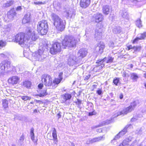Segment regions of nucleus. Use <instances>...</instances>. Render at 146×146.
Returning a JSON list of instances; mask_svg holds the SVG:
<instances>
[{
    "instance_id": "obj_24",
    "label": "nucleus",
    "mask_w": 146,
    "mask_h": 146,
    "mask_svg": "<svg viewBox=\"0 0 146 146\" xmlns=\"http://www.w3.org/2000/svg\"><path fill=\"white\" fill-rule=\"evenodd\" d=\"M30 16L28 15H25L23 18L24 21L25 23H29L30 21Z\"/></svg>"
},
{
    "instance_id": "obj_19",
    "label": "nucleus",
    "mask_w": 146,
    "mask_h": 146,
    "mask_svg": "<svg viewBox=\"0 0 146 146\" xmlns=\"http://www.w3.org/2000/svg\"><path fill=\"white\" fill-rule=\"evenodd\" d=\"M32 83L31 81L28 80H25L23 81L22 85L24 87L29 89L31 88L32 86Z\"/></svg>"
},
{
    "instance_id": "obj_16",
    "label": "nucleus",
    "mask_w": 146,
    "mask_h": 146,
    "mask_svg": "<svg viewBox=\"0 0 146 146\" xmlns=\"http://www.w3.org/2000/svg\"><path fill=\"white\" fill-rule=\"evenodd\" d=\"M96 28L97 30L95 31V34H96L98 36H102V32H99L98 30L100 29L102 30V29L104 28V25L102 23L98 24L96 25Z\"/></svg>"
},
{
    "instance_id": "obj_56",
    "label": "nucleus",
    "mask_w": 146,
    "mask_h": 146,
    "mask_svg": "<svg viewBox=\"0 0 146 146\" xmlns=\"http://www.w3.org/2000/svg\"><path fill=\"white\" fill-rule=\"evenodd\" d=\"M35 101L37 103L42 102L40 100H35Z\"/></svg>"
},
{
    "instance_id": "obj_13",
    "label": "nucleus",
    "mask_w": 146,
    "mask_h": 146,
    "mask_svg": "<svg viewBox=\"0 0 146 146\" xmlns=\"http://www.w3.org/2000/svg\"><path fill=\"white\" fill-rule=\"evenodd\" d=\"M91 2V0H80L79 5L82 9H86L90 5Z\"/></svg>"
},
{
    "instance_id": "obj_18",
    "label": "nucleus",
    "mask_w": 146,
    "mask_h": 146,
    "mask_svg": "<svg viewBox=\"0 0 146 146\" xmlns=\"http://www.w3.org/2000/svg\"><path fill=\"white\" fill-rule=\"evenodd\" d=\"M2 106L4 110L6 111L9 109L8 101L7 99H4L2 100Z\"/></svg>"
},
{
    "instance_id": "obj_46",
    "label": "nucleus",
    "mask_w": 146,
    "mask_h": 146,
    "mask_svg": "<svg viewBox=\"0 0 146 146\" xmlns=\"http://www.w3.org/2000/svg\"><path fill=\"white\" fill-rule=\"evenodd\" d=\"M81 101L78 99H77V101L75 102V103L77 105H80L81 104Z\"/></svg>"
},
{
    "instance_id": "obj_21",
    "label": "nucleus",
    "mask_w": 146,
    "mask_h": 146,
    "mask_svg": "<svg viewBox=\"0 0 146 146\" xmlns=\"http://www.w3.org/2000/svg\"><path fill=\"white\" fill-rule=\"evenodd\" d=\"M135 23L136 26L139 28H142L143 26L142 21L140 18H139L136 20Z\"/></svg>"
},
{
    "instance_id": "obj_12",
    "label": "nucleus",
    "mask_w": 146,
    "mask_h": 146,
    "mask_svg": "<svg viewBox=\"0 0 146 146\" xmlns=\"http://www.w3.org/2000/svg\"><path fill=\"white\" fill-rule=\"evenodd\" d=\"M93 18L96 23H99L102 22L104 20L103 15L100 13H98L94 15Z\"/></svg>"
},
{
    "instance_id": "obj_10",
    "label": "nucleus",
    "mask_w": 146,
    "mask_h": 146,
    "mask_svg": "<svg viewBox=\"0 0 146 146\" xmlns=\"http://www.w3.org/2000/svg\"><path fill=\"white\" fill-rule=\"evenodd\" d=\"M17 13L14 8H12L8 11L7 14L8 19L10 20H13L16 17Z\"/></svg>"
},
{
    "instance_id": "obj_4",
    "label": "nucleus",
    "mask_w": 146,
    "mask_h": 146,
    "mask_svg": "<svg viewBox=\"0 0 146 146\" xmlns=\"http://www.w3.org/2000/svg\"><path fill=\"white\" fill-rule=\"evenodd\" d=\"M26 33L19 32L17 34L13 39L12 41L18 43L20 45L24 44L27 41L26 39Z\"/></svg>"
},
{
    "instance_id": "obj_29",
    "label": "nucleus",
    "mask_w": 146,
    "mask_h": 146,
    "mask_svg": "<svg viewBox=\"0 0 146 146\" xmlns=\"http://www.w3.org/2000/svg\"><path fill=\"white\" fill-rule=\"evenodd\" d=\"M47 94V90H45L43 91V92L40 93L37 95L39 96V97H43L46 96Z\"/></svg>"
},
{
    "instance_id": "obj_1",
    "label": "nucleus",
    "mask_w": 146,
    "mask_h": 146,
    "mask_svg": "<svg viewBox=\"0 0 146 146\" xmlns=\"http://www.w3.org/2000/svg\"><path fill=\"white\" fill-rule=\"evenodd\" d=\"M77 40L73 37L70 36L66 35L61 43L56 41L53 42L50 49V52L52 55H55L60 53L62 49H65L68 47H74L76 46Z\"/></svg>"
},
{
    "instance_id": "obj_14",
    "label": "nucleus",
    "mask_w": 146,
    "mask_h": 146,
    "mask_svg": "<svg viewBox=\"0 0 146 146\" xmlns=\"http://www.w3.org/2000/svg\"><path fill=\"white\" fill-rule=\"evenodd\" d=\"M87 50L85 48H81L78 51V54L79 55L78 57L81 58H83L86 56L87 54Z\"/></svg>"
},
{
    "instance_id": "obj_44",
    "label": "nucleus",
    "mask_w": 146,
    "mask_h": 146,
    "mask_svg": "<svg viewBox=\"0 0 146 146\" xmlns=\"http://www.w3.org/2000/svg\"><path fill=\"white\" fill-rule=\"evenodd\" d=\"M96 114V113L94 111H93L91 112H89L88 113L89 116H91L93 115H95Z\"/></svg>"
},
{
    "instance_id": "obj_37",
    "label": "nucleus",
    "mask_w": 146,
    "mask_h": 146,
    "mask_svg": "<svg viewBox=\"0 0 146 146\" xmlns=\"http://www.w3.org/2000/svg\"><path fill=\"white\" fill-rule=\"evenodd\" d=\"M5 67L4 64H2L0 66V69L2 72L4 71L5 70Z\"/></svg>"
},
{
    "instance_id": "obj_51",
    "label": "nucleus",
    "mask_w": 146,
    "mask_h": 146,
    "mask_svg": "<svg viewBox=\"0 0 146 146\" xmlns=\"http://www.w3.org/2000/svg\"><path fill=\"white\" fill-rule=\"evenodd\" d=\"M31 139L34 141L35 140V135L34 134L31 135Z\"/></svg>"
},
{
    "instance_id": "obj_30",
    "label": "nucleus",
    "mask_w": 146,
    "mask_h": 146,
    "mask_svg": "<svg viewBox=\"0 0 146 146\" xmlns=\"http://www.w3.org/2000/svg\"><path fill=\"white\" fill-rule=\"evenodd\" d=\"M131 79L133 80H136L138 78V76L135 73L131 74Z\"/></svg>"
},
{
    "instance_id": "obj_39",
    "label": "nucleus",
    "mask_w": 146,
    "mask_h": 146,
    "mask_svg": "<svg viewBox=\"0 0 146 146\" xmlns=\"http://www.w3.org/2000/svg\"><path fill=\"white\" fill-rule=\"evenodd\" d=\"M127 48H126V49L128 50H129L131 49H133L134 48V46H133L131 44H130L127 46Z\"/></svg>"
},
{
    "instance_id": "obj_47",
    "label": "nucleus",
    "mask_w": 146,
    "mask_h": 146,
    "mask_svg": "<svg viewBox=\"0 0 146 146\" xmlns=\"http://www.w3.org/2000/svg\"><path fill=\"white\" fill-rule=\"evenodd\" d=\"M96 131L98 133H102L103 132V128H100L96 130Z\"/></svg>"
},
{
    "instance_id": "obj_62",
    "label": "nucleus",
    "mask_w": 146,
    "mask_h": 146,
    "mask_svg": "<svg viewBox=\"0 0 146 146\" xmlns=\"http://www.w3.org/2000/svg\"><path fill=\"white\" fill-rule=\"evenodd\" d=\"M72 146H75L74 145H73Z\"/></svg>"
},
{
    "instance_id": "obj_55",
    "label": "nucleus",
    "mask_w": 146,
    "mask_h": 146,
    "mask_svg": "<svg viewBox=\"0 0 146 146\" xmlns=\"http://www.w3.org/2000/svg\"><path fill=\"white\" fill-rule=\"evenodd\" d=\"M38 111H39L37 109H35L33 110V112L34 113H36L38 112Z\"/></svg>"
},
{
    "instance_id": "obj_54",
    "label": "nucleus",
    "mask_w": 146,
    "mask_h": 146,
    "mask_svg": "<svg viewBox=\"0 0 146 146\" xmlns=\"http://www.w3.org/2000/svg\"><path fill=\"white\" fill-rule=\"evenodd\" d=\"M125 141H126V140H124L122 142L120 143L118 146H123V142Z\"/></svg>"
},
{
    "instance_id": "obj_45",
    "label": "nucleus",
    "mask_w": 146,
    "mask_h": 146,
    "mask_svg": "<svg viewBox=\"0 0 146 146\" xmlns=\"http://www.w3.org/2000/svg\"><path fill=\"white\" fill-rule=\"evenodd\" d=\"M90 76H91L90 74H88V75H87L85 77V78L84 79V80H85V81L88 80H89V79Z\"/></svg>"
},
{
    "instance_id": "obj_32",
    "label": "nucleus",
    "mask_w": 146,
    "mask_h": 146,
    "mask_svg": "<svg viewBox=\"0 0 146 146\" xmlns=\"http://www.w3.org/2000/svg\"><path fill=\"white\" fill-rule=\"evenodd\" d=\"M5 67H6L7 68H9L11 67V64L10 62L7 61L5 62L4 63Z\"/></svg>"
},
{
    "instance_id": "obj_6",
    "label": "nucleus",
    "mask_w": 146,
    "mask_h": 146,
    "mask_svg": "<svg viewBox=\"0 0 146 146\" xmlns=\"http://www.w3.org/2000/svg\"><path fill=\"white\" fill-rule=\"evenodd\" d=\"M26 33V39L27 41L30 40L32 41H35L38 38L37 34L35 31L32 32L31 30H29Z\"/></svg>"
},
{
    "instance_id": "obj_48",
    "label": "nucleus",
    "mask_w": 146,
    "mask_h": 146,
    "mask_svg": "<svg viewBox=\"0 0 146 146\" xmlns=\"http://www.w3.org/2000/svg\"><path fill=\"white\" fill-rule=\"evenodd\" d=\"M22 8L21 6L17 7L16 8V10L17 11H21L22 10Z\"/></svg>"
},
{
    "instance_id": "obj_27",
    "label": "nucleus",
    "mask_w": 146,
    "mask_h": 146,
    "mask_svg": "<svg viewBox=\"0 0 146 146\" xmlns=\"http://www.w3.org/2000/svg\"><path fill=\"white\" fill-rule=\"evenodd\" d=\"M140 35V37H139L140 40L145 39L146 38V32L141 33Z\"/></svg>"
},
{
    "instance_id": "obj_15",
    "label": "nucleus",
    "mask_w": 146,
    "mask_h": 146,
    "mask_svg": "<svg viewBox=\"0 0 146 146\" xmlns=\"http://www.w3.org/2000/svg\"><path fill=\"white\" fill-rule=\"evenodd\" d=\"M62 80H61L60 79H59L58 78H55L53 80V81H52V85L51 86L52 87V88H54L56 87L59 84Z\"/></svg>"
},
{
    "instance_id": "obj_50",
    "label": "nucleus",
    "mask_w": 146,
    "mask_h": 146,
    "mask_svg": "<svg viewBox=\"0 0 146 146\" xmlns=\"http://www.w3.org/2000/svg\"><path fill=\"white\" fill-rule=\"evenodd\" d=\"M34 128H31V131H30L31 135L34 134Z\"/></svg>"
},
{
    "instance_id": "obj_7",
    "label": "nucleus",
    "mask_w": 146,
    "mask_h": 146,
    "mask_svg": "<svg viewBox=\"0 0 146 146\" xmlns=\"http://www.w3.org/2000/svg\"><path fill=\"white\" fill-rule=\"evenodd\" d=\"M52 78L49 75L44 74L42 75L41 80L44 83V85L46 86H51L52 84Z\"/></svg>"
},
{
    "instance_id": "obj_40",
    "label": "nucleus",
    "mask_w": 146,
    "mask_h": 146,
    "mask_svg": "<svg viewBox=\"0 0 146 146\" xmlns=\"http://www.w3.org/2000/svg\"><path fill=\"white\" fill-rule=\"evenodd\" d=\"M103 124H100L98 125H95V126H94L92 127V129H94L98 127H102V126H103Z\"/></svg>"
},
{
    "instance_id": "obj_17",
    "label": "nucleus",
    "mask_w": 146,
    "mask_h": 146,
    "mask_svg": "<svg viewBox=\"0 0 146 146\" xmlns=\"http://www.w3.org/2000/svg\"><path fill=\"white\" fill-rule=\"evenodd\" d=\"M72 97L71 95L68 93H66L62 96V98L63 99L62 103H64L67 100H70Z\"/></svg>"
},
{
    "instance_id": "obj_2",
    "label": "nucleus",
    "mask_w": 146,
    "mask_h": 146,
    "mask_svg": "<svg viewBox=\"0 0 146 146\" xmlns=\"http://www.w3.org/2000/svg\"><path fill=\"white\" fill-rule=\"evenodd\" d=\"M53 24L58 31L62 32L65 28L66 22L61 19L58 15L53 14L52 15Z\"/></svg>"
},
{
    "instance_id": "obj_31",
    "label": "nucleus",
    "mask_w": 146,
    "mask_h": 146,
    "mask_svg": "<svg viewBox=\"0 0 146 146\" xmlns=\"http://www.w3.org/2000/svg\"><path fill=\"white\" fill-rule=\"evenodd\" d=\"M13 1H10L8 2H7L5 3V7H9L13 5Z\"/></svg>"
},
{
    "instance_id": "obj_33",
    "label": "nucleus",
    "mask_w": 146,
    "mask_h": 146,
    "mask_svg": "<svg viewBox=\"0 0 146 146\" xmlns=\"http://www.w3.org/2000/svg\"><path fill=\"white\" fill-rule=\"evenodd\" d=\"M141 48V46H134V51L135 52L140 51Z\"/></svg>"
},
{
    "instance_id": "obj_58",
    "label": "nucleus",
    "mask_w": 146,
    "mask_h": 146,
    "mask_svg": "<svg viewBox=\"0 0 146 146\" xmlns=\"http://www.w3.org/2000/svg\"><path fill=\"white\" fill-rule=\"evenodd\" d=\"M30 104H34V102L33 101H31L30 102Z\"/></svg>"
},
{
    "instance_id": "obj_11",
    "label": "nucleus",
    "mask_w": 146,
    "mask_h": 146,
    "mask_svg": "<svg viewBox=\"0 0 146 146\" xmlns=\"http://www.w3.org/2000/svg\"><path fill=\"white\" fill-rule=\"evenodd\" d=\"M20 80V78L17 76H13L9 78L8 80L9 84L13 85L18 84Z\"/></svg>"
},
{
    "instance_id": "obj_49",
    "label": "nucleus",
    "mask_w": 146,
    "mask_h": 146,
    "mask_svg": "<svg viewBox=\"0 0 146 146\" xmlns=\"http://www.w3.org/2000/svg\"><path fill=\"white\" fill-rule=\"evenodd\" d=\"M57 116L58 119H59V118H60L61 117V113L60 112H59L57 114Z\"/></svg>"
},
{
    "instance_id": "obj_57",
    "label": "nucleus",
    "mask_w": 146,
    "mask_h": 146,
    "mask_svg": "<svg viewBox=\"0 0 146 146\" xmlns=\"http://www.w3.org/2000/svg\"><path fill=\"white\" fill-rule=\"evenodd\" d=\"M123 77H125L126 76V74L125 73V72H124V73L123 74Z\"/></svg>"
},
{
    "instance_id": "obj_22",
    "label": "nucleus",
    "mask_w": 146,
    "mask_h": 146,
    "mask_svg": "<svg viewBox=\"0 0 146 146\" xmlns=\"http://www.w3.org/2000/svg\"><path fill=\"white\" fill-rule=\"evenodd\" d=\"M98 46L99 48L98 52L100 54H102L104 52V50L105 47V45L104 44H99V46Z\"/></svg>"
},
{
    "instance_id": "obj_61",
    "label": "nucleus",
    "mask_w": 146,
    "mask_h": 146,
    "mask_svg": "<svg viewBox=\"0 0 146 146\" xmlns=\"http://www.w3.org/2000/svg\"><path fill=\"white\" fill-rule=\"evenodd\" d=\"M131 68H132V67H133V65H132V64H131Z\"/></svg>"
},
{
    "instance_id": "obj_23",
    "label": "nucleus",
    "mask_w": 146,
    "mask_h": 146,
    "mask_svg": "<svg viewBox=\"0 0 146 146\" xmlns=\"http://www.w3.org/2000/svg\"><path fill=\"white\" fill-rule=\"evenodd\" d=\"M103 13L105 15H108L109 12V9L108 6L105 5L102 8Z\"/></svg>"
},
{
    "instance_id": "obj_43",
    "label": "nucleus",
    "mask_w": 146,
    "mask_h": 146,
    "mask_svg": "<svg viewBox=\"0 0 146 146\" xmlns=\"http://www.w3.org/2000/svg\"><path fill=\"white\" fill-rule=\"evenodd\" d=\"M97 93L99 95H100L102 93V91L101 89H99L96 91Z\"/></svg>"
},
{
    "instance_id": "obj_25",
    "label": "nucleus",
    "mask_w": 146,
    "mask_h": 146,
    "mask_svg": "<svg viewBox=\"0 0 146 146\" xmlns=\"http://www.w3.org/2000/svg\"><path fill=\"white\" fill-rule=\"evenodd\" d=\"M7 45V42L3 40H0V49H1L5 47Z\"/></svg>"
},
{
    "instance_id": "obj_53",
    "label": "nucleus",
    "mask_w": 146,
    "mask_h": 146,
    "mask_svg": "<svg viewBox=\"0 0 146 146\" xmlns=\"http://www.w3.org/2000/svg\"><path fill=\"white\" fill-rule=\"evenodd\" d=\"M119 98L120 99H122L123 98V95L122 93H121L120 94Z\"/></svg>"
},
{
    "instance_id": "obj_20",
    "label": "nucleus",
    "mask_w": 146,
    "mask_h": 146,
    "mask_svg": "<svg viewBox=\"0 0 146 146\" xmlns=\"http://www.w3.org/2000/svg\"><path fill=\"white\" fill-rule=\"evenodd\" d=\"M104 138V136L95 137L91 140L90 142L91 143H93L94 142H98L102 140Z\"/></svg>"
},
{
    "instance_id": "obj_9",
    "label": "nucleus",
    "mask_w": 146,
    "mask_h": 146,
    "mask_svg": "<svg viewBox=\"0 0 146 146\" xmlns=\"http://www.w3.org/2000/svg\"><path fill=\"white\" fill-rule=\"evenodd\" d=\"M137 103L135 101H133L130 103V106L123 109V113L126 114L133 110L134 108L136 107Z\"/></svg>"
},
{
    "instance_id": "obj_3",
    "label": "nucleus",
    "mask_w": 146,
    "mask_h": 146,
    "mask_svg": "<svg viewBox=\"0 0 146 146\" xmlns=\"http://www.w3.org/2000/svg\"><path fill=\"white\" fill-rule=\"evenodd\" d=\"M36 30L41 36L46 35L48 31V24L47 21L42 20L38 22L37 25Z\"/></svg>"
},
{
    "instance_id": "obj_38",
    "label": "nucleus",
    "mask_w": 146,
    "mask_h": 146,
    "mask_svg": "<svg viewBox=\"0 0 146 146\" xmlns=\"http://www.w3.org/2000/svg\"><path fill=\"white\" fill-rule=\"evenodd\" d=\"M140 40L139 37H137L134 39L132 41V43L133 44H135L136 43L137 41Z\"/></svg>"
},
{
    "instance_id": "obj_28",
    "label": "nucleus",
    "mask_w": 146,
    "mask_h": 146,
    "mask_svg": "<svg viewBox=\"0 0 146 146\" xmlns=\"http://www.w3.org/2000/svg\"><path fill=\"white\" fill-rule=\"evenodd\" d=\"M21 99L24 101L30 100L31 99V97L27 96H24L21 97Z\"/></svg>"
},
{
    "instance_id": "obj_36",
    "label": "nucleus",
    "mask_w": 146,
    "mask_h": 146,
    "mask_svg": "<svg viewBox=\"0 0 146 146\" xmlns=\"http://www.w3.org/2000/svg\"><path fill=\"white\" fill-rule=\"evenodd\" d=\"M129 127V125L127 126L123 129V130H121L120 133H123V134H125L127 132V128Z\"/></svg>"
},
{
    "instance_id": "obj_8",
    "label": "nucleus",
    "mask_w": 146,
    "mask_h": 146,
    "mask_svg": "<svg viewBox=\"0 0 146 146\" xmlns=\"http://www.w3.org/2000/svg\"><path fill=\"white\" fill-rule=\"evenodd\" d=\"M47 138L50 140H53L55 144H57L58 142L56 131L55 128H53L52 135L50 133H48L47 135Z\"/></svg>"
},
{
    "instance_id": "obj_34",
    "label": "nucleus",
    "mask_w": 146,
    "mask_h": 146,
    "mask_svg": "<svg viewBox=\"0 0 146 146\" xmlns=\"http://www.w3.org/2000/svg\"><path fill=\"white\" fill-rule=\"evenodd\" d=\"M114 58L111 57H108V60L106 61V63H111L113 62Z\"/></svg>"
},
{
    "instance_id": "obj_60",
    "label": "nucleus",
    "mask_w": 146,
    "mask_h": 146,
    "mask_svg": "<svg viewBox=\"0 0 146 146\" xmlns=\"http://www.w3.org/2000/svg\"><path fill=\"white\" fill-rule=\"evenodd\" d=\"M144 85L145 88H146V83Z\"/></svg>"
},
{
    "instance_id": "obj_59",
    "label": "nucleus",
    "mask_w": 146,
    "mask_h": 146,
    "mask_svg": "<svg viewBox=\"0 0 146 146\" xmlns=\"http://www.w3.org/2000/svg\"><path fill=\"white\" fill-rule=\"evenodd\" d=\"M144 77L145 78H146V73L144 74Z\"/></svg>"
},
{
    "instance_id": "obj_26",
    "label": "nucleus",
    "mask_w": 146,
    "mask_h": 146,
    "mask_svg": "<svg viewBox=\"0 0 146 146\" xmlns=\"http://www.w3.org/2000/svg\"><path fill=\"white\" fill-rule=\"evenodd\" d=\"M120 79L119 78L116 77L113 80V83L116 86H117L118 84L119 83Z\"/></svg>"
},
{
    "instance_id": "obj_42",
    "label": "nucleus",
    "mask_w": 146,
    "mask_h": 146,
    "mask_svg": "<svg viewBox=\"0 0 146 146\" xmlns=\"http://www.w3.org/2000/svg\"><path fill=\"white\" fill-rule=\"evenodd\" d=\"M44 86V85L42 83H39L38 86V88L39 89H42Z\"/></svg>"
},
{
    "instance_id": "obj_35",
    "label": "nucleus",
    "mask_w": 146,
    "mask_h": 146,
    "mask_svg": "<svg viewBox=\"0 0 146 146\" xmlns=\"http://www.w3.org/2000/svg\"><path fill=\"white\" fill-rule=\"evenodd\" d=\"M34 3L35 5H40L45 4L46 3V1L43 2H35Z\"/></svg>"
},
{
    "instance_id": "obj_52",
    "label": "nucleus",
    "mask_w": 146,
    "mask_h": 146,
    "mask_svg": "<svg viewBox=\"0 0 146 146\" xmlns=\"http://www.w3.org/2000/svg\"><path fill=\"white\" fill-rule=\"evenodd\" d=\"M92 86L93 87V89L92 91H94V89H96L97 88V85L96 84H94L92 85Z\"/></svg>"
},
{
    "instance_id": "obj_5",
    "label": "nucleus",
    "mask_w": 146,
    "mask_h": 146,
    "mask_svg": "<svg viewBox=\"0 0 146 146\" xmlns=\"http://www.w3.org/2000/svg\"><path fill=\"white\" fill-rule=\"evenodd\" d=\"M106 58L105 57L102 59L97 60L96 62L97 65L93 68V71L94 72H99L105 66L104 62Z\"/></svg>"
},
{
    "instance_id": "obj_41",
    "label": "nucleus",
    "mask_w": 146,
    "mask_h": 146,
    "mask_svg": "<svg viewBox=\"0 0 146 146\" xmlns=\"http://www.w3.org/2000/svg\"><path fill=\"white\" fill-rule=\"evenodd\" d=\"M63 74V72H60L58 74L59 79H60L61 80H62L63 79L62 75Z\"/></svg>"
}]
</instances>
